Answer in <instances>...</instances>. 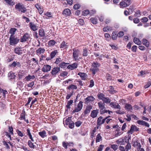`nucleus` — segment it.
<instances>
[{"instance_id": "37998d69", "label": "nucleus", "mask_w": 151, "mask_h": 151, "mask_svg": "<svg viewBox=\"0 0 151 151\" xmlns=\"http://www.w3.org/2000/svg\"><path fill=\"white\" fill-rule=\"evenodd\" d=\"M97 97H98L99 99L100 100H101L102 101L104 99L105 97L103 93H99L97 95Z\"/></svg>"}, {"instance_id": "423d86ee", "label": "nucleus", "mask_w": 151, "mask_h": 151, "mask_svg": "<svg viewBox=\"0 0 151 151\" xmlns=\"http://www.w3.org/2000/svg\"><path fill=\"white\" fill-rule=\"evenodd\" d=\"M105 119L104 118H103V116H100L98 119L97 120V128H99L102 124H104L105 121Z\"/></svg>"}, {"instance_id": "7c9ffc66", "label": "nucleus", "mask_w": 151, "mask_h": 151, "mask_svg": "<svg viewBox=\"0 0 151 151\" xmlns=\"http://www.w3.org/2000/svg\"><path fill=\"white\" fill-rule=\"evenodd\" d=\"M117 144L120 145H124L125 141L124 139L123 138H120L116 141Z\"/></svg>"}, {"instance_id": "f03ea898", "label": "nucleus", "mask_w": 151, "mask_h": 151, "mask_svg": "<svg viewBox=\"0 0 151 151\" xmlns=\"http://www.w3.org/2000/svg\"><path fill=\"white\" fill-rule=\"evenodd\" d=\"M100 66V64L96 61L93 62L90 70L92 71L93 75H95L96 73L99 70V68Z\"/></svg>"}, {"instance_id": "473e14b6", "label": "nucleus", "mask_w": 151, "mask_h": 151, "mask_svg": "<svg viewBox=\"0 0 151 151\" xmlns=\"http://www.w3.org/2000/svg\"><path fill=\"white\" fill-rule=\"evenodd\" d=\"M133 41L135 44L138 45H140L142 44V42L140 40L136 37H134L133 39Z\"/></svg>"}, {"instance_id": "6e6552de", "label": "nucleus", "mask_w": 151, "mask_h": 151, "mask_svg": "<svg viewBox=\"0 0 151 151\" xmlns=\"http://www.w3.org/2000/svg\"><path fill=\"white\" fill-rule=\"evenodd\" d=\"M83 102L82 101H80L78 104L77 106L73 110V112H77L80 111L83 107Z\"/></svg>"}, {"instance_id": "f8f14e48", "label": "nucleus", "mask_w": 151, "mask_h": 151, "mask_svg": "<svg viewBox=\"0 0 151 151\" xmlns=\"http://www.w3.org/2000/svg\"><path fill=\"white\" fill-rule=\"evenodd\" d=\"M132 146L134 147H136L138 151H139V149H140V147H141L140 143L138 142L137 140L135 141H133L132 140Z\"/></svg>"}, {"instance_id": "7ed1b4c3", "label": "nucleus", "mask_w": 151, "mask_h": 151, "mask_svg": "<svg viewBox=\"0 0 151 151\" xmlns=\"http://www.w3.org/2000/svg\"><path fill=\"white\" fill-rule=\"evenodd\" d=\"M20 40L19 39L15 36L11 35L9 38V44L11 45L14 46L17 44Z\"/></svg>"}, {"instance_id": "39448f33", "label": "nucleus", "mask_w": 151, "mask_h": 151, "mask_svg": "<svg viewBox=\"0 0 151 151\" xmlns=\"http://www.w3.org/2000/svg\"><path fill=\"white\" fill-rule=\"evenodd\" d=\"M122 1L119 3L121 8H124L129 6L131 4V0H121Z\"/></svg>"}, {"instance_id": "f3484780", "label": "nucleus", "mask_w": 151, "mask_h": 151, "mask_svg": "<svg viewBox=\"0 0 151 151\" xmlns=\"http://www.w3.org/2000/svg\"><path fill=\"white\" fill-rule=\"evenodd\" d=\"M137 122L139 125L145 126L147 127H150V124L148 123L143 120H138L137 121Z\"/></svg>"}, {"instance_id": "c9c22d12", "label": "nucleus", "mask_w": 151, "mask_h": 151, "mask_svg": "<svg viewBox=\"0 0 151 151\" xmlns=\"http://www.w3.org/2000/svg\"><path fill=\"white\" fill-rule=\"evenodd\" d=\"M69 64L68 63H65L63 62H62L59 64V67L61 68H65L66 67H67L68 65Z\"/></svg>"}, {"instance_id": "b1692460", "label": "nucleus", "mask_w": 151, "mask_h": 151, "mask_svg": "<svg viewBox=\"0 0 151 151\" xmlns=\"http://www.w3.org/2000/svg\"><path fill=\"white\" fill-rule=\"evenodd\" d=\"M36 8L37 9L39 12V13L40 14H42L43 12V8L41 7V6H40L38 4H36L35 5Z\"/></svg>"}, {"instance_id": "a18cd8bd", "label": "nucleus", "mask_w": 151, "mask_h": 151, "mask_svg": "<svg viewBox=\"0 0 151 151\" xmlns=\"http://www.w3.org/2000/svg\"><path fill=\"white\" fill-rule=\"evenodd\" d=\"M112 30V28L109 26H106L103 28V31L104 32H107Z\"/></svg>"}, {"instance_id": "ea45409f", "label": "nucleus", "mask_w": 151, "mask_h": 151, "mask_svg": "<svg viewBox=\"0 0 151 151\" xmlns=\"http://www.w3.org/2000/svg\"><path fill=\"white\" fill-rule=\"evenodd\" d=\"M73 102V100H70L69 101H68L67 104L66 106L67 110L68 109H70L71 107L70 106L72 104Z\"/></svg>"}, {"instance_id": "bf43d9fd", "label": "nucleus", "mask_w": 151, "mask_h": 151, "mask_svg": "<svg viewBox=\"0 0 151 151\" xmlns=\"http://www.w3.org/2000/svg\"><path fill=\"white\" fill-rule=\"evenodd\" d=\"M75 123L73 121L71 122H70L69 124L68 125V127L71 129H73L74 128V127Z\"/></svg>"}, {"instance_id": "a878e982", "label": "nucleus", "mask_w": 151, "mask_h": 151, "mask_svg": "<svg viewBox=\"0 0 151 151\" xmlns=\"http://www.w3.org/2000/svg\"><path fill=\"white\" fill-rule=\"evenodd\" d=\"M68 45L67 42H66L65 41H63L60 44V48L63 49H67L68 47Z\"/></svg>"}, {"instance_id": "49530a36", "label": "nucleus", "mask_w": 151, "mask_h": 151, "mask_svg": "<svg viewBox=\"0 0 151 151\" xmlns=\"http://www.w3.org/2000/svg\"><path fill=\"white\" fill-rule=\"evenodd\" d=\"M31 141V140H29L27 143L28 146L30 148L34 149L35 148V145H34L33 143Z\"/></svg>"}, {"instance_id": "c85d7f7f", "label": "nucleus", "mask_w": 151, "mask_h": 151, "mask_svg": "<svg viewBox=\"0 0 151 151\" xmlns=\"http://www.w3.org/2000/svg\"><path fill=\"white\" fill-rule=\"evenodd\" d=\"M78 75L80 76L82 80H85L86 79L87 76L86 73L80 72L78 73Z\"/></svg>"}, {"instance_id": "5701e85b", "label": "nucleus", "mask_w": 151, "mask_h": 151, "mask_svg": "<svg viewBox=\"0 0 151 151\" xmlns=\"http://www.w3.org/2000/svg\"><path fill=\"white\" fill-rule=\"evenodd\" d=\"M109 89L107 91H109L110 93L114 94V93L117 92V91L115 89V88L111 86H109Z\"/></svg>"}, {"instance_id": "13d9d810", "label": "nucleus", "mask_w": 151, "mask_h": 151, "mask_svg": "<svg viewBox=\"0 0 151 151\" xmlns=\"http://www.w3.org/2000/svg\"><path fill=\"white\" fill-rule=\"evenodd\" d=\"M57 54V50H55L52 52L50 54V56L52 58H53Z\"/></svg>"}, {"instance_id": "de8ad7c7", "label": "nucleus", "mask_w": 151, "mask_h": 151, "mask_svg": "<svg viewBox=\"0 0 151 151\" xmlns=\"http://www.w3.org/2000/svg\"><path fill=\"white\" fill-rule=\"evenodd\" d=\"M104 37L106 38V40L108 41H110L111 40V37L110 34L108 33H105L104 34Z\"/></svg>"}, {"instance_id": "2f4dec72", "label": "nucleus", "mask_w": 151, "mask_h": 151, "mask_svg": "<svg viewBox=\"0 0 151 151\" xmlns=\"http://www.w3.org/2000/svg\"><path fill=\"white\" fill-rule=\"evenodd\" d=\"M117 33V32L116 31H114L112 32L111 37L113 40H116L117 39L118 37Z\"/></svg>"}, {"instance_id": "9b49d317", "label": "nucleus", "mask_w": 151, "mask_h": 151, "mask_svg": "<svg viewBox=\"0 0 151 151\" xmlns=\"http://www.w3.org/2000/svg\"><path fill=\"white\" fill-rule=\"evenodd\" d=\"M78 65V64L77 63L75 62L68 65L67 68L70 70H73L77 68Z\"/></svg>"}, {"instance_id": "58836bf2", "label": "nucleus", "mask_w": 151, "mask_h": 151, "mask_svg": "<svg viewBox=\"0 0 151 151\" xmlns=\"http://www.w3.org/2000/svg\"><path fill=\"white\" fill-rule=\"evenodd\" d=\"M17 30L15 28H12L9 30V33L11 34V35H14Z\"/></svg>"}, {"instance_id": "aec40b11", "label": "nucleus", "mask_w": 151, "mask_h": 151, "mask_svg": "<svg viewBox=\"0 0 151 151\" xmlns=\"http://www.w3.org/2000/svg\"><path fill=\"white\" fill-rule=\"evenodd\" d=\"M51 68V66L48 65H44L42 69V70L43 72H47L50 71Z\"/></svg>"}, {"instance_id": "2eb2a0df", "label": "nucleus", "mask_w": 151, "mask_h": 151, "mask_svg": "<svg viewBox=\"0 0 151 151\" xmlns=\"http://www.w3.org/2000/svg\"><path fill=\"white\" fill-rule=\"evenodd\" d=\"M10 67L12 68H20L21 66V65L20 63L19 62H17V61H14L12 63V64L10 65Z\"/></svg>"}, {"instance_id": "603ef678", "label": "nucleus", "mask_w": 151, "mask_h": 151, "mask_svg": "<svg viewBox=\"0 0 151 151\" xmlns=\"http://www.w3.org/2000/svg\"><path fill=\"white\" fill-rule=\"evenodd\" d=\"M106 78L108 81H111L112 80V76L109 73H107L106 75Z\"/></svg>"}, {"instance_id": "a19ab883", "label": "nucleus", "mask_w": 151, "mask_h": 151, "mask_svg": "<svg viewBox=\"0 0 151 151\" xmlns=\"http://www.w3.org/2000/svg\"><path fill=\"white\" fill-rule=\"evenodd\" d=\"M77 88V87L75 85L71 84L68 86L67 88V89L68 90H75Z\"/></svg>"}, {"instance_id": "680f3d73", "label": "nucleus", "mask_w": 151, "mask_h": 151, "mask_svg": "<svg viewBox=\"0 0 151 151\" xmlns=\"http://www.w3.org/2000/svg\"><path fill=\"white\" fill-rule=\"evenodd\" d=\"M72 80L73 79H69L63 82V83L65 84V85L67 86V84H68V83H72L73 82Z\"/></svg>"}, {"instance_id": "412c9836", "label": "nucleus", "mask_w": 151, "mask_h": 151, "mask_svg": "<svg viewBox=\"0 0 151 151\" xmlns=\"http://www.w3.org/2000/svg\"><path fill=\"white\" fill-rule=\"evenodd\" d=\"M22 48L19 47H16L14 49V52L15 53L19 55H21L22 54Z\"/></svg>"}, {"instance_id": "393cba45", "label": "nucleus", "mask_w": 151, "mask_h": 151, "mask_svg": "<svg viewBox=\"0 0 151 151\" xmlns=\"http://www.w3.org/2000/svg\"><path fill=\"white\" fill-rule=\"evenodd\" d=\"M89 54L88 50L86 47H83L82 51V55L83 57H87Z\"/></svg>"}, {"instance_id": "5fc2aeb1", "label": "nucleus", "mask_w": 151, "mask_h": 151, "mask_svg": "<svg viewBox=\"0 0 151 151\" xmlns=\"http://www.w3.org/2000/svg\"><path fill=\"white\" fill-rule=\"evenodd\" d=\"M102 140V137L100 134H98L97 135L96 139V142H100Z\"/></svg>"}, {"instance_id": "1a4fd4ad", "label": "nucleus", "mask_w": 151, "mask_h": 151, "mask_svg": "<svg viewBox=\"0 0 151 151\" xmlns=\"http://www.w3.org/2000/svg\"><path fill=\"white\" fill-rule=\"evenodd\" d=\"M139 130V128H138L135 125H132L131 127V128L130 130L127 132L128 133H130L132 134L134 131L137 132Z\"/></svg>"}, {"instance_id": "e433bc0d", "label": "nucleus", "mask_w": 151, "mask_h": 151, "mask_svg": "<svg viewBox=\"0 0 151 151\" xmlns=\"http://www.w3.org/2000/svg\"><path fill=\"white\" fill-rule=\"evenodd\" d=\"M142 43L143 44L145 45L146 47H148L150 45V43L149 41L146 39H143L142 40Z\"/></svg>"}, {"instance_id": "cd10ccee", "label": "nucleus", "mask_w": 151, "mask_h": 151, "mask_svg": "<svg viewBox=\"0 0 151 151\" xmlns=\"http://www.w3.org/2000/svg\"><path fill=\"white\" fill-rule=\"evenodd\" d=\"M98 106L100 110V111L103 110L105 108V104L101 101L99 102L98 103Z\"/></svg>"}, {"instance_id": "3c124183", "label": "nucleus", "mask_w": 151, "mask_h": 151, "mask_svg": "<svg viewBox=\"0 0 151 151\" xmlns=\"http://www.w3.org/2000/svg\"><path fill=\"white\" fill-rule=\"evenodd\" d=\"M103 102L102 103H104V104L105 103L109 104L111 100L108 97H105L103 100Z\"/></svg>"}, {"instance_id": "20e7f679", "label": "nucleus", "mask_w": 151, "mask_h": 151, "mask_svg": "<svg viewBox=\"0 0 151 151\" xmlns=\"http://www.w3.org/2000/svg\"><path fill=\"white\" fill-rule=\"evenodd\" d=\"M15 8L22 13H24L27 12V9L24 5L21 3H19L15 6Z\"/></svg>"}, {"instance_id": "9d476101", "label": "nucleus", "mask_w": 151, "mask_h": 151, "mask_svg": "<svg viewBox=\"0 0 151 151\" xmlns=\"http://www.w3.org/2000/svg\"><path fill=\"white\" fill-rule=\"evenodd\" d=\"M29 35L28 33H26L24 34L20 39L21 42H24L28 40L29 38Z\"/></svg>"}, {"instance_id": "a211bd4d", "label": "nucleus", "mask_w": 151, "mask_h": 151, "mask_svg": "<svg viewBox=\"0 0 151 151\" xmlns=\"http://www.w3.org/2000/svg\"><path fill=\"white\" fill-rule=\"evenodd\" d=\"M63 14L65 16H69L71 14L70 10L69 9H65L63 11Z\"/></svg>"}, {"instance_id": "72a5a7b5", "label": "nucleus", "mask_w": 151, "mask_h": 151, "mask_svg": "<svg viewBox=\"0 0 151 151\" xmlns=\"http://www.w3.org/2000/svg\"><path fill=\"white\" fill-rule=\"evenodd\" d=\"M39 135L42 138H44L47 136V133L46 131L44 130L38 133Z\"/></svg>"}, {"instance_id": "4d7b16f0", "label": "nucleus", "mask_w": 151, "mask_h": 151, "mask_svg": "<svg viewBox=\"0 0 151 151\" xmlns=\"http://www.w3.org/2000/svg\"><path fill=\"white\" fill-rule=\"evenodd\" d=\"M39 35L40 37H43L45 35V32L44 30L42 29H40L39 30Z\"/></svg>"}, {"instance_id": "09e8293b", "label": "nucleus", "mask_w": 151, "mask_h": 151, "mask_svg": "<svg viewBox=\"0 0 151 151\" xmlns=\"http://www.w3.org/2000/svg\"><path fill=\"white\" fill-rule=\"evenodd\" d=\"M56 42L55 41L53 40H51L49 41L48 42L49 46H52L55 45Z\"/></svg>"}, {"instance_id": "f704fd0d", "label": "nucleus", "mask_w": 151, "mask_h": 151, "mask_svg": "<svg viewBox=\"0 0 151 151\" xmlns=\"http://www.w3.org/2000/svg\"><path fill=\"white\" fill-rule=\"evenodd\" d=\"M124 108L128 111H130L132 109V107L131 104L128 103L125 104Z\"/></svg>"}, {"instance_id": "864d4df0", "label": "nucleus", "mask_w": 151, "mask_h": 151, "mask_svg": "<svg viewBox=\"0 0 151 151\" xmlns=\"http://www.w3.org/2000/svg\"><path fill=\"white\" fill-rule=\"evenodd\" d=\"M110 116H108L104 118V119H105L106 122L107 124H109L110 122H111V121H112V119H111L110 118Z\"/></svg>"}, {"instance_id": "4be33fe9", "label": "nucleus", "mask_w": 151, "mask_h": 151, "mask_svg": "<svg viewBox=\"0 0 151 151\" xmlns=\"http://www.w3.org/2000/svg\"><path fill=\"white\" fill-rule=\"evenodd\" d=\"M45 51V50L44 48L40 47L36 50V54L38 55H39L42 54Z\"/></svg>"}, {"instance_id": "774afa93", "label": "nucleus", "mask_w": 151, "mask_h": 151, "mask_svg": "<svg viewBox=\"0 0 151 151\" xmlns=\"http://www.w3.org/2000/svg\"><path fill=\"white\" fill-rule=\"evenodd\" d=\"M118 146L116 145H111V148H112L114 151H116L118 148Z\"/></svg>"}, {"instance_id": "4468645a", "label": "nucleus", "mask_w": 151, "mask_h": 151, "mask_svg": "<svg viewBox=\"0 0 151 151\" xmlns=\"http://www.w3.org/2000/svg\"><path fill=\"white\" fill-rule=\"evenodd\" d=\"M99 110L96 109L92 110L90 116L93 118H94L96 117L99 113Z\"/></svg>"}, {"instance_id": "c03bdc74", "label": "nucleus", "mask_w": 151, "mask_h": 151, "mask_svg": "<svg viewBox=\"0 0 151 151\" xmlns=\"http://www.w3.org/2000/svg\"><path fill=\"white\" fill-rule=\"evenodd\" d=\"M8 75L10 80L14 79L16 77L14 73H9Z\"/></svg>"}, {"instance_id": "e2e57ef3", "label": "nucleus", "mask_w": 151, "mask_h": 151, "mask_svg": "<svg viewBox=\"0 0 151 151\" xmlns=\"http://www.w3.org/2000/svg\"><path fill=\"white\" fill-rule=\"evenodd\" d=\"M82 124V122L80 120L77 121L75 123L76 126L77 127H80Z\"/></svg>"}, {"instance_id": "dca6fc26", "label": "nucleus", "mask_w": 151, "mask_h": 151, "mask_svg": "<svg viewBox=\"0 0 151 151\" xmlns=\"http://www.w3.org/2000/svg\"><path fill=\"white\" fill-rule=\"evenodd\" d=\"M29 26L31 30L33 31L37 30L38 29V27L35 24L32 22L29 23Z\"/></svg>"}, {"instance_id": "6e6d98bb", "label": "nucleus", "mask_w": 151, "mask_h": 151, "mask_svg": "<svg viewBox=\"0 0 151 151\" xmlns=\"http://www.w3.org/2000/svg\"><path fill=\"white\" fill-rule=\"evenodd\" d=\"M51 74L53 76H55L57 74V68H54L52 70Z\"/></svg>"}, {"instance_id": "0eeeda50", "label": "nucleus", "mask_w": 151, "mask_h": 151, "mask_svg": "<svg viewBox=\"0 0 151 151\" xmlns=\"http://www.w3.org/2000/svg\"><path fill=\"white\" fill-rule=\"evenodd\" d=\"M74 145V143L73 142L63 141L62 142V146L65 149H67L68 147L73 146Z\"/></svg>"}, {"instance_id": "c756f323", "label": "nucleus", "mask_w": 151, "mask_h": 151, "mask_svg": "<svg viewBox=\"0 0 151 151\" xmlns=\"http://www.w3.org/2000/svg\"><path fill=\"white\" fill-rule=\"evenodd\" d=\"M95 98L92 96H90L85 99V101L87 103H89L91 101H93L95 100Z\"/></svg>"}, {"instance_id": "f257e3e1", "label": "nucleus", "mask_w": 151, "mask_h": 151, "mask_svg": "<svg viewBox=\"0 0 151 151\" xmlns=\"http://www.w3.org/2000/svg\"><path fill=\"white\" fill-rule=\"evenodd\" d=\"M72 58L75 61H79L81 58V51L78 49L74 48L73 49Z\"/></svg>"}, {"instance_id": "338daca9", "label": "nucleus", "mask_w": 151, "mask_h": 151, "mask_svg": "<svg viewBox=\"0 0 151 151\" xmlns=\"http://www.w3.org/2000/svg\"><path fill=\"white\" fill-rule=\"evenodd\" d=\"M89 11L88 10H85L82 12V15L84 16H86L89 14Z\"/></svg>"}, {"instance_id": "4c0bfd02", "label": "nucleus", "mask_w": 151, "mask_h": 151, "mask_svg": "<svg viewBox=\"0 0 151 151\" xmlns=\"http://www.w3.org/2000/svg\"><path fill=\"white\" fill-rule=\"evenodd\" d=\"M27 135L29 137V139H31V141H32V142H34V140L32 137V135L30 132V130L29 129H27Z\"/></svg>"}, {"instance_id": "6ab92c4d", "label": "nucleus", "mask_w": 151, "mask_h": 151, "mask_svg": "<svg viewBox=\"0 0 151 151\" xmlns=\"http://www.w3.org/2000/svg\"><path fill=\"white\" fill-rule=\"evenodd\" d=\"M110 105L111 107H113L114 109H121L120 106L117 103L112 102L110 104Z\"/></svg>"}, {"instance_id": "ddd939ff", "label": "nucleus", "mask_w": 151, "mask_h": 151, "mask_svg": "<svg viewBox=\"0 0 151 151\" xmlns=\"http://www.w3.org/2000/svg\"><path fill=\"white\" fill-rule=\"evenodd\" d=\"M92 107L93 106L91 105H88L86 106V108L83 112L84 115H86V114H89Z\"/></svg>"}, {"instance_id": "0e129e2a", "label": "nucleus", "mask_w": 151, "mask_h": 151, "mask_svg": "<svg viewBox=\"0 0 151 151\" xmlns=\"http://www.w3.org/2000/svg\"><path fill=\"white\" fill-rule=\"evenodd\" d=\"M124 35V32L122 31H121L117 33V36L118 37L120 38L122 37Z\"/></svg>"}, {"instance_id": "79ce46f5", "label": "nucleus", "mask_w": 151, "mask_h": 151, "mask_svg": "<svg viewBox=\"0 0 151 151\" xmlns=\"http://www.w3.org/2000/svg\"><path fill=\"white\" fill-rule=\"evenodd\" d=\"M35 78V77L34 75L31 76L30 75H29L27 76L25 78V79L27 81H29L30 79H34Z\"/></svg>"}, {"instance_id": "69168bd1", "label": "nucleus", "mask_w": 151, "mask_h": 151, "mask_svg": "<svg viewBox=\"0 0 151 151\" xmlns=\"http://www.w3.org/2000/svg\"><path fill=\"white\" fill-rule=\"evenodd\" d=\"M25 111L24 112H22L20 114V116L19 118V119L20 120L25 119Z\"/></svg>"}, {"instance_id": "8fccbe9b", "label": "nucleus", "mask_w": 151, "mask_h": 151, "mask_svg": "<svg viewBox=\"0 0 151 151\" xmlns=\"http://www.w3.org/2000/svg\"><path fill=\"white\" fill-rule=\"evenodd\" d=\"M125 149L126 151H128L131 149V145L130 142H128L127 145L125 146Z\"/></svg>"}, {"instance_id": "bb28decb", "label": "nucleus", "mask_w": 151, "mask_h": 151, "mask_svg": "<svg viewBox=\"0 0 151 151\" xmlns=\"http://www.w3.org/2000/svg\"><path fill=\"white\" fill-rule=\"evenodd\" d=\"M65 119H64L63 123L64 124H65L66 125H68L71 122L73 121L71 119V117H68L67 119H66L65 120H64Z\"/></svg>"}, {"instance_id": "052dcab7", "label": "nucleus", "mask_w": 151, "mask_h": 151, "mask_svg": "<svg viewBox=\"0 0 151 151\" xmlns=\"http://www.w3.org/2000/svg\"><path fill=\"white\" fill-rule=\"evenodd\" d=\"M9 5H13L14 4L12 0H4Z\"/></svg>"}]
</instances>
